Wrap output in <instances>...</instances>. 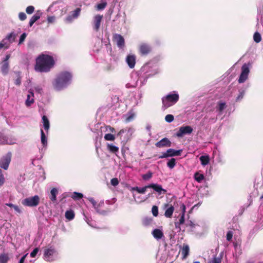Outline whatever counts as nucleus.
<instances>
[{
    "mask_svg": "<svg viewBox=\"0 0 263 263\" xmlns=\"http://www.w3.org/2000/svg\"><path fill=\"white\" fill-rule=\"evenodd\" d=\"M126 62L129 68H134L136 64V56L133 54L128 55L126 58Z\"/></svg>",
    "mask_w": 263,
    "mask_h": 263,
    "instance_id": "19",
    "label": "nucleus"
},
{
    "mask_svg": "<svg viewBox=\"0 0 263 263\" xmlns=\"http://www.w3.org/2000/svg\"><path fill=\"white\" fill-rule=\"evenodd\" d=\"M102 15L98 14L94 17L93 19V29L96 31H98L100 29L101 22L102 19Z\"/></svg>",
    "mask_w": 263,
    "mask_h": 263,
    "instance_id": "15",
    "label": "nucleus"
},
{
    "mask_svg": "<svg viewBox=\"0 0 263 263\" xmlns=\"http://www.w3.org/2000/svg\"><path fill=\"white\" fill-rule=\"evenodd\" d=\"M28 254L24 255L20 259L18 263H24V261Z\"/></svg>",
    "mask_w": 263,
    "mask_h": 263,
    "instance_id": "64",
    "label": "nucleus"
},
{
    "mask_svg": "<svg viewBox=\"0 0 263 263\" xmlns=\"http://www.w3.org/2000/svg\"><path fill=\"white\" fill-rule=\"evenodd\" d=\"M176 165V159L175 158H171L167 163V166L171 169L174 167Z\"/></svg>",
    "mask_w": 263,
    "mask_h": 263,
    "instance_id": "41",
    "label": "nucleus"
},
{
    "mask_svg": "<svg viewBox=\"0 0 263 263\" xmlns=\"http://www.w3.org/2000/svg\"><path fill=\"white\" fill-rule=\"evenodd\" d=\"M89 201L92 204L93 208H95L96 212L100 214L104 215L105 214V211H98V206H100V204H97L96 202L94 200L93 198H89Z\"/></svg>",
    "mask_w": 263,
    "mask_h": 263,
    "instance_id": "26",
    "label": "nucleus"
},
{
    "mask_svg": "<svg viewBox=\"0 0 263 263\" xmlns=\"http://www.w3.org/2000/svg\"><path fill=\"white\" fill-rule=\"evenodd\" d=\"M54 61L51 55L41 54L36 59L34 69L37 72H48L53 67Z\"/></svg>",
    "mask_w": 263,
    "mask_h": 263,
    "instance_id": "1",
    "label": "nucleus"
},
{
    "mask_svg": "<svg viewBox=\"0 0 263 263\" xmlns=\"http://www.w3.org/2000/svg\"><path fill=\"white\" fill-rule=\"evenodd\" d=\"M34 96L33 90L32 89L29 90L28 91L27 99L25 101V104L26 106H30L34 103Z\"/></svg>",
    "mask_w": 263,
    "mask_h": 263,
    "instance_id": "14",
    "label": "nucleus"
},
{
    "mask_svg": "<svg viewBox=\"0 0 263 263\" xmlns=\"http://www.w3.org/2000/svg\"><path fill=\"white\" fill-rule=\"evenodd\" d=\"M152 234L153 236V237L157 239H160L163 237V233L162 231V230L159 229H154L152 232Z\"/></svg>",
    "mask_w": 263,
    "mask_h": 263,
    "instance_id": "23",
    "label": "nucleus"
},
{
    "mask_svg": "<svg viewBox=\"0 0 263 263\" xmlns=\"http://www.w3.org/2000/svg\"><path fill=\"white\" fill-rule=\"evenodd\" d=\"M227 107L226 104L224 102L219 101L218 102L217 105L216 107V111L217 112V116H219L223 114V111Z\"/></svg>",
    "mask_w": 263,
    "mask_h": 263,
    "instance_id": "20",
    "label": "nucleus"
},
{
    "mask_svg": "<svg viewBox=\"0 0 263 263\" xmlns=\"http://www.w3.org/2000/svg\"><path fill=\"white\" fill-rule=\"evenodd\" d=\"M179 99V95L177 91L170 92L162 99V109L165 110L168 107L175 105Z\"/></svg>",
    "mask_w": 263,
    "mask_h": 263,
    "instance_id": "3",
    "label": "nucleus"
},
{
    "mask_svg": "<svg viewBox=\"0 0 263 263\" xmlns=\"http://www.w3.org/2000/svg\"><path fill=\"white\" fill-rule=\"evenodd\" d=\"M72 74L67 71H63L57 74L53 82L54 88L60 91L66 88L71 82Z\"/></svg>",
    "mask_w": 263,
    "mask_h": 263,
    "instance_id": "2",
    "label": "nucleus"
},
{
    "mask_svg": "<svg viewBox=\"0 0 263 263\" xmlns=\"http://www.w3.org/2000/svg\"><path fill=\"white\" fill-rule=\"evenodd\" d=\"M199 159L201 162V164L203 166L206 165L210 161V158L208 155H202L200 156Z\"/></svg>",
    "mask_w": 263,
    "mask_h": 263,
    "instance_id": "30",
    "label": "nucleus"
},
{
    "mask_svg": "<svg viewBox=\"0 0 263 263\" xmlns=\"http://www.w3.org/2000/svg\"><path fill=\"white\" fill-rule=\"evenodd\" d=\"M106 3L103 2L100 3L97 5V8L98 10H103L106 6Z\"/></svg>",
    "mask_w": 263,
    "mask_h": 263,
    "instance_id": "50",
    "label": "nucleus"
},
{
    "mask_svg": "<svg viewBox=\"0 0 263 263\" xmlns=\"http://www.w3.org/2000/svg\"><path fill=\"white\" fill-rule=\"evenodd\" d=\"M80 8H77L74 11L72 12V14H71L73 18H76L80 14Z\"/></svg>",
    "mask_w": 263,
    "mask_h": 263,
    "instance_id": "51",
    "label": "nucleus"
},
{
    "mask_svg": "<svg viewBox=\"0 0 263 263\" xmlns=\"http://www.w3.org/2000/svg\"><path fill=\"white\" fill-rule=\"evenodd\" d=\"M169 157L168 154L167 153V150L166 152L163 153V154L159 157V158L162 159V158H165Z\"/></svg>",
    "mask_w": 263,
    "mask_h": 263,
    "instance_id": "63",
    "label": "nucleus"
},
{
    "mask_svg": "<svg viewBox=\"0 0 263 263\" xmlns=\"http://www.w3.org/2000/svg\"><path fill=\"white\" fill-rule=\"evenodd\" d=\"M193 128L189 125L181 126L177 132L176 136L178 137H182L185 135L191 134L193 132Z\"/></svg>",
    "mask_w": 263,
    "mask_h": 263,
    "instance_id": "10",
    "label": "nucleus"
},
{
    "mask_svg": "<svg viewBox=\"0 0 263 263\" xmlns=\"http://www.w3.org/2000/svg\"><path fill=\"white\" fill-rule=\"evenodd\" d=\"M65 217L69 220H72L74 217V213L72 210H68L65 212Z\"/></svg>",
    "mask_w": 263,
    "mask_h": 263,
    "instance_id": "38",
    "label": "nucleus"
},
{
    "mask_svg": "<svg viewBox=\"0 0 263 263\" xmlns=\"http://www.w3.org/2000/svg\"><path fill=\"white\" fill-rule=\"evenodd\" d=\"M26 36H27L26 33H23L21 35V36L20 37L18 44H22L24 41V40H25Z\"/></svg>",
    "mask_w": 263,
    "mask_h": 263,
    "instance_id": "57",
    "label": "nucleus"
},
{
    "mask_svg": "<svg viewBox=\"0 0 263 263\" xmlns=\"http://www.w3.org/2000/svg\"><path fill=\"white\" fill-rule=\"evenodd\" d=\"M34 10V7L32 6H29L27 7L26 9V12L28 14H32Z\"/></svg>",
    "mask_w": 263,
    "mask_h": 263,
    "instance_id": "52",
    "label": "nucleus"
},
{
    "mask_svg": "<svg viewBox=\"0 0 263 263\" xmlns=\"http://www.w3.org/2000/svg\"><path fill=\"white\" fill-rule=\"evenodd\" d=\"M174 211L173 206L171 205L166 210L164 213V216L167 218H170L172 216L173 213Z\"/></svg>",
    "mask_w": 263,
    "mask_h": 263,
    "instance_id": "32",
    "label": "nucleus"
},
{
    "mask_svg": "<svg viewBox=\"0 0 263 263\" xmlns=\"http://www.w3.org/2000/svg\"><path fill=\"white\" fill-rule=\"evenodd\" d=\"M71 197L74 200H79L82 198L83 195L82 193L75 192L73 193Z\"/></svg>",
    "mask_w": 263,
    "mask_h": 263,
    "instance_id": "45",
    "label": "nucleus"
},
{
    "mask_svg": "<svg viewBox=\"0 0 263 263\" xmlns=\"http://www.w3.org/2000/svg\"><path fill=\"white\" fill-rule=\"evenodd\" d=\"M174 119V116L171 114L167 115L165 117V120L168 123H171Z\"/></svg>",
    "mask_w": 263,
    "mask_h": 263,
    "instance_id": "47",
    "label": "nucleus"
},
{
    "mask_svg": "<svg viewBox=\"0 0 263 263\" xmlns=\"http://www.w3.org/2000/svg\"><path fill=\"white\" fill-rule=\"evenodd\" d=\"M223 254L221 253L219 256H214L209 263H221Z\"/></svg>",
    "mask_w": 263,
    "mask_h": 263,
    "instance_id": "34",
    "label": "nucleus"
},
{
    "mask_svg": "<svg viewBox=\"0 0 263 263\" xmlns=\"http://www.w3.org/2000/svg\"><path fill=\"white\" fill-rule=\"evenodd\" d=\"M11 153L10 152H8L2 157L0 160V166L1 168L5 170H7L8 168L11 160Z\"/></svg>",
    "mask_w": 263,
    "mask_h": 263,
    "instance_id": "9",
    "label": "nucleus"
},
{
    "mask_svg": "<svg viewBox=\"0 0 263 263\" xmlns=\"http://www.w3.org/2000/svg\"><path fill=\"white\" fill-rule=\"evenodd\" d=\"M138 86H139L138 81H136L133 82L128 83L126 84V87L127 88H135V87H138Z\"/></svg>",
    "mask_w": 263,
    "mask_h": 263,
    "instance_id": "46",
    "label": "nucleus"
},
{
    "mask_svg": "<svg viewBox=\"0 0 263 263\" xmlns=\"http://www.w3.org/2000/svg\"><path fill=\"white\" fill-rule=\"evenodd\" d=\"M110 183L112 185L116 186L119 184L118 179L117 178H114L111 179Z\"/></svg>",
    "mask_w": 263,
    "mask_h": 263,
    "instance_id": "54",
    "label": "nucleus"
},
{
    "mask_svg": "<svg viewBox=\"0 0 263 263\" xmlns=\"http://www.w3.org/2000/svg\"><path fill=\"white\" fill-rule=\"evenodd\" d=\"M60 4L58 2L53 3L48 9V11L50 12H54L57 10L58 8H60Z\"/></svg>",
    "mask_w": 263,
    "mask_h": 263,
    "instance_id": "35",
    "label": "nucleus"
},
{
    "mask_svg": "<svg viewBox=\"0 0 263 263\" xmlns=\"http://www.w3.org/2000/svg\"><path fill=\"white\" fill-rule=\"evenodd\" d=\"M40 200L39 196L38 195H35L23 199L21 202L22 204L25 206L35 207L39 205Z\"/></svg>",
    "mask_w": 263,
    "mask_h": 263,
    "instance_id": "6",
    "label": "nucleus"
},
{
    "mask_svg": "<svg viewBox=\"0 0 263 263\" xmlns=\"http://www.w3.org/2000/svg\"><path fill=\"white\" fill-rule=\"evenodd\" d=\"M182 151V149L175 150L174 149L170 148L167 149V153L168 154L169 157L178 156L181 155Z\"/></svg>",
    "mask_w": 263,
    "mask_h": 263,
    "instance_id": "25",
    "label": "nucleus"
},
{
    "mask_svg": "<svg viewBox=\"0 0 263 263\" xmlns=\"http://www.w3.org/2000/svg\"><path fill=\"white\" fill-rule=\"evenodd\" d=\"M179 223H180V224H182L183 223H184V214H181V216L179 219V221H178Z\"/></svg>",
    "mask_w": 263,
    "mask_h": 263,
    "instance_id": "62",
    "label": "nucleus"
},
{
    "mask_svg": "<svg viewBox=\"0 0 263 263\" xmlns=\"http://www.w3.org/2000/svg\"><path fill=\"white\" fill-rule=\"evenodd\" d=\"M17 36V34L14 32H12L6 36V37L3 39V42H5L7 46L6 48L7 49L9 47V45L13 43Z\"/></svg>",
    "mask_w": 263,
    "mask_h": 263,
    "instance_id": "13",
    "label": "nucleus"
},
{
    "mask_svg": "<svg viewBox=\"0 0 263 263\" xmlns=\"http://www.w3.org/2000/svg\"><path fill=\"white\" fill-rule=\"evenodd\" d=\"M139 51L141 55H146L151 51V48L148 44L143 43L140 45Z\"/></svg>",
    "mask_w": 263,
    "mask_h": 263,
    "instance_id": "16",
    "label": "nucleus"
},
{
    "mask_svg": "<svg viewBox=\"0 0 263 263\" xmlns=\"http://www.w3.org/2000/svg\"><path fill=\"white\" fill-rule=\"evenodd\" d=\"M58 258V252L53 247L50 246L44 249L43 258L45 261L52 262L57 260Z\"/></svg>",
    "mask_w": 263,
    "mask_h": 263,
    "instance_id": "5",
    "label": "nucleus"
},
{
    "mask_svg": "<svg viewBox=\"0 0 263 263\" xmlns=\"http://www.w3.org/2000/svg\"><path fill=\"white\" fill-rule=\"evenodd\" d=\"M42 123L44 129L46 130V133H48L50 128V123L47 117L45 115L42 117Z\"/></svg>",
    "mask_w": 263,
    "mask_h": 263,
    "instance_id": "24",
    "label": "nucleus"
},
{
    "mask_svg": "<svg viewBox=\"0 0 263 263\" xmlns=\"http://www.w3.org/2000/svg\"><path fill=\"white\" fill-rule=\"evenodd\" d=\"M253 40L256 43H259L261 40L260 34L258 32H255L253 35Z\"/></svg>",
    "mask_w": 263,
    "mask_h": 263,
    "instance_id": "44",
    "label": "nucleus"
},
{
    "mask_svg": "<svg viewBox=\"0 0 263 263\" xmlns=\"http://www.w3.org/2000/svg\"><path fill=\"white\" fill-rule=\"evenodd\" d=\"M5 182V178L2 173V171L0 169V186H1Z\"/></svg>",
    "mask_w": 263,
    "mask_h": 263,
    "instance_id": "56",
    "label": "nucleus"
},
{
    "mask_svg": "<svg viewBox=\"0 0 263 263\" xmlns=\"http://www.w3.org/2000/svg\"><path fill=\"white\" fill-rule=\"evenodd\" d=\"M171 142L168 138H164L157 142L155 145L157 147H163L165 146H171Z\"/></svg>",
    "mask_w": 263,
    "mask_h": 263,
    "instance_id": "17",
    "label": "nucleus"
},
{
    "mask_svg": "<svg viewBox=\"0 0 263 263\" xmlns=\"http://www.w3.org/2000/svg\"><path fill=\"white\" fill-rule=\"evenodd\" d=\"M194 178L196 181L200 183L204 179V176L203 174L196 172L194 174Z\"/></svg>",
    "mask_w": 263,
    "mask_h": 263,
    "instance_id": "37",
    "label": "nucleus"
},
{
    "mask_svg": "<svg viewBox=\"0 0 263 263\" xmlns=\"http://www.w3.org/2000/svg\"><path fill=\"white\" fill-rule=\"evenodd\" d=\"M214 161L218 164L222 165L224 163L225 161L223 157L218 150H214L213 153Z\"/></svg>",
    "mask_w": 263,
    "mask_h": 263,
    "instance_id": "12",
    "label": "nucleus"
},
{
    "mask_svg": "<svg viewBox=\"0 0 263 263\" xmlns=\"http://www.w3.org/2000/svg\"><path fill=\"white\" fill-rule=\"evenodd\" d=\"M39 251V249L38 248L34 249V250L30 253V256L31 257H35L38 253Z\"/></svg>",
    "mask_w": 263,
    "mask_h": 263,
    "instance_id": "53",
    "label": "nucleus"
},
{
    "mask_svg": "<svg viewBox=\"0 0 263 263\" xmlns=\"http://www.w3.org/2000/svg\"><path fill=\"white\" fill-rule=\"evenodd\" d=\"M153 176V173L151 171H148L146 174H143L142 178L143 180L145 181L149 180Z\"/></svg>",
    "mask_w": 263,
    "mask_h": 263,
    "instance_id": "42",
    "label": "nucleus"
},
{
    "mask_svg": "<svg viewBox=\"0 0 263 263\" xmlns=\"http://www.w3.org/2000/svg\"><path fill=\"white\" fill-rule=\"evenodd\" d=\"M16 142V139L11 135H5L0 132V145L14 144Z\"/></svg>",
    "mask_w": 263,
    "mask_h": 263,
    "instance_id": "8",
    "label": "nucleus"
},
{
    "mask_svg": "<svg viewBox=\"0 0 263 263\" xmlns=\"http://www.w3.org/2000/svg\"><path fill=\"white\" fill-rule=\"evenodd\" d=\"M148 65H145L143 66L141 70L139 71L137 75L135 76V80L136 81H138V87H142L147 82L148 78L155 74L157 73V72H155V73H149L147 71V69L148 68Z\"/></svg>",
    "mask_w": 263,
    "mask_h": 263,
    "instance_id": "4",
    "label": "nucleus"
},
{
    "mask_svg": "<svg viewBox=\"0 0 263 263\" xmlns=\"http://www.w3.org/2000/svg\"><path fill=\"white\" fill-rule=\"evenodd\" d=\"M42 15V12L40 11H37L35 14H34L30 20L29 23V26L31 27L33 24L37 21L41 17Z\"/></svg>",
    "mask_w": 263,
    "mask_h": 263,
    "instance_id": "22",
    "label": "nucleus"
},
{
    "mask_svg": "<svg viewBox=\"0 0 263 263\" xmlns=\"http://www.w3.org/2000/svg\"><path fill=\"white\" fill-rule=\"evenodd\" d=\"M27 16L24 12H20L18 14V18L21 21H24L26 19Z\"/></svg>",
    "mask_w": 263,
    "mask_h": 263,
    "instance_id": "55",
    "label": "nucleus"
},
{
    "mask_svg": "<svg viewBox=\"0 0 263 263\" xmlns=\"http://www.w3.org/2000/svg\"><path fill=\"white\" fill-rule=\"evenodd\" d=\"M149 189H153L154 191L157 192L159 195L161 194H165L166 190L163 189L161 185L158 183H150L149 184Z\"/></svg>",
    "mask_w": 263,
    "mask_h": 263,
    "instance_id": "11",
    "label": "nucleus"
},
{
    "mask_svg": "<svg viewBox=\"0 0 263 263\" xmlns=\"http://www.w3.org/2000/svg\"><path fill=\"white\" fill-rule=\"evenodd\" d=\"M250 64L245 63L241 67V72L238 79V82L242 83L245 82L248 78V75L250 72Z\"/></svg>",
    "mask_w": 263,
    "mask_h": 263,
    "instance_id": "7",
    "label": "nucleus"
},
{
    "mask_svg": "<svg viewBox=\"0 0 263 263\" xmlns=\"http://www.w3.org/2000/svg\"><path fill=\"white\" fill-rule=\"evenodd\" d=\"M115 39L118 47L122 48L124 46L125 41L124 37L120 34H116Z\"/></svg>",
    "mask_w": 263,
    "mask_h": 263,
    "instance_id": "21",
    "label": "nucleus"
},
{
    "mask_svg": "<svg viewBox=\"0 0 263 263\" xmlns=\"http://www.w3.org/2000/svg\"><path fill=\"white\" fill-rule=\"evenodd\" d=\"M9 70V63L6 62H3L2 66L1 67V71L3 74L6 75L8 73Z\"/></svg>",
    "mask_w": 263,
    "mask_h": 263,
    "instance_id": "29",
    "label": "nucleus"
},
{
    "mask_svg": "<svg viewBox=\"0 0 263 263\" xmlns=\"http://www.w3.org/2000/svg\"><path fill=\"white\" fill-rule=\"evenodd\" d=\"M41 142L44 146L47 145V139L43 129H41Z\"/></svg>",
    "mask_w": 263,
    "mask_h": 263,
    "instance_id": "36",
    "label": "nucleus"
},
{
    "mask_svg": "<svg viewBox=\"0 0 263 263\" xmlns=\"http://www.w3.org/2000/svg\"><path fill=\"white\" fill-rule=\"evenodd\" d=\"M55 19V17L54 16H48L47 18V21L48 23H52L54 22Z\"/></svg>",
    "mask_w": 263,
    "mask_h": 263,
    "instance_id": "61",
    "label": "nucleus"
},
{
    "mask_svg": "<svg viewBox=\"0 0 263 263\" xmlns=\"http://www.w3.org/2000/svg\"><path fill=\"white\" fill-rule=\"evenodd\" d=\"M34 90L36 92L39 94H41L43 92L42 88L40 86H37L34 87Z\"/></svg>",
    "mask_w": 263,
    "mask_h": 263,
    "instance_id": "60",
    "label": "nucleus"
},
{
    "mask_svg": "<svg viewBox=\"0 0 263 263\" xmlns=\"http://www.w3.org/2000/svg\"><path fill=\"white\" fill-rule=\"evenodd\" d=\"M152 212L153 215L155 217H157L158 215V208L156 205H154L152 209Z\"/></svg>",
    "mask_w": 263,
    "mask_h": 263,
    "instance_id": "49",
    "label": "nucleus"
},
{
    "mask_svg": "<svg viewBox=\"0 0 263 263\" xmlns=\"http://www.w3.org/2000/svg\"><path fill=\"white\" fill-rule=\"evenodd\" d=\"M248 87V86H246L245 88H240L239 89V95L236 98V102H240L242 100L245 96V91Z\"/></svg>",
    "mask_w": 263,
    "mask_h": 263,
    "instance_id": "28",
    "label": "nucleus"
},
{
    "mask_svg": "<svg viewBox=\"0 0 263 263\" xmlns=\"http://www.w3.org/2000/svg\"><path fill=\"white\" fill-rule=\"evenodd\" d=\"M190 248L189 246H184L182 250V254L183 255V257L185 258L189 255Z\"/></svg>",
    "mask_w": 263,
    "mask_h": 263,
    "instance_id": "43",
    "label": "nucleus"
},
{
    "mask_svg": "<svg viewBox=\"0 0 263 263\" xmlns=\"http://www.w3.org/2000/svg\"><path fill=\"white\" fill-rule=\"evenodd\" d=\"M135 129L132 127H128L125 129H122L120 130L118 134V136H121L123 134L126 133L127 140H128L134 133Z\"/></svg>",
    "mask_w": 263,
    "mask_h": 263,
    "instance_id": "18",
    "label": "nucleus"
},
{
    "mask_svg": "<svg viewBox=\"0 0 263 263\" xmlns=\"http://www.w3.org/2000/svg\"><path fill=\"white\" fill-rule=\"evenodd\" d=\"M126 119L125 121L126 122H129L132 121L135 117V114L132 111L129 112L125 115Z\"/></svg>",
    "mask_w": 263,
    "mask_h": 263,
    "instance_id": "39",
    "label": "nucleus"
},
{
    "mask_svg": "<svg viewBox=\"0 0 263 263\" xmlns=\"http://www.w3.org/2000/svg\"><path fill=\"white\" fill-rule=\"evenodd\" d=\"M149 189V184L145 185L142 187H139L138 186H135L132 188V191H137L140 194H144L146 191V189Z\"/></svg>",
    "mask_w": 263,
    "mask_h": 263,
    "instance_id": "27",
    "label": "nucleus"
},
{
    "mask_svg": "<svg viewBox=\"0 0 263 263\" xmlns=\"http://www.w3.org/2000/svg\"><path fill=\"white\" fill-rule=\"evenodd\" d=\"M9 260V257L7 254H0V263H7Z\"/></svg>",
    "mask_w": 263,
    "mask_h": 263,
    "instance_id": "40",
    "label": "nucleus"
},
{
    "mask_svg": "<svg viewBox=\"0 0 263 263\" xmlns=\"http://www.w3.org/2000/svg\"><path fill=\"white\" fill-rule=\"evenodd\" d=\"M233 232L231 231H229L227 232V240L229 241H231L233 237Z\"/></svg>",
    "mask_w": 263,
    "mask_h": 263,
    "instance_id": "59",
    "label": "nucleus"
},
{
    "mask_svg": "<svg viewBox=\"0 0 263 263\" xmlns=\"http://www.w3.org/2000/svg\"><path fill=\"white\" fill-rule=\"evenodd\" d=\"M104 139L108 141H114L115 139L114 135L111 134H107L104 136Z\"/></svg>",
    "mask_w": 263,
    "mask_h": 263,
    "instance_id": "48",
    "label": "nucleus"
},
{
    "mask_svg": "<svg viewBox=\"0 0 263 263\" xmlns=\"http://www.w3.org/2000/svg\"><path fill=\"white\" fill-rule=\"evenodd\" d=\"M58 193V190L53 187L51 189L50 191L51 196L50 197V199L52 201H55L57 200V195Z\"/></svg>",
    "mask_w": 263,
    "mask_h": 263,
    "instance_id": "33",
    "label": "nucleus"
},
{
    "mask_svg": "<svg viewBox=\"0 0 263 263\" xmlns=\"http://www.w3.org/2000/svg\"><path fill=\"white\" fill-rule=\"evenodd\" d=\"M84 220L87 222V223L88 225H89L90 226H91L92 227H94V226L91 223V220L89 219V218L88 217H87L84 214Z\"/></svg>",
    "mask_w": 263,
    "mask_h": 263,
    "instance_id": "58",
    "label": "nucleus"
},
{
    "mask_svg": "<svg viewBox=\"0 0 263 263\" xmlns=\"http://www.w3.org/2000/svg\"><path fill=\"white\" fill-rule=\"evenodd\" d=\"M107 149L112 153L116 154L119 152V148L116 145L112 144H107Z\"/></svg>",
    "mask_w": 263,
    "mask_h": 263,
    "instance_id": "31",
    "label": "nucleus"
}]
</instances>
